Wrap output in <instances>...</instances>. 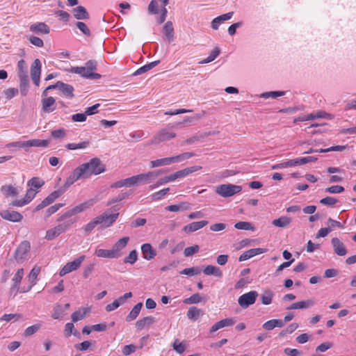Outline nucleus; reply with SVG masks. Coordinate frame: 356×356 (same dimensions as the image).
<instances>
[{
    "mask_svg": "<svg viewBox=\"0 0 356 356\" xmlns=\"http://www.w3.org/2000/svg\"><path fill=\"white\" fill-rule=\"evenodd\" d=\"M41 67V62L38 58H36L33 61L31 67V76L33 83L36 86H39L40 84Z\"/></svg>",
    "mask_w": 356,
    "mask_h": 356,
    "instance_id": "11",
    "label": "nucleus"
},
{
    "mask_svg": "<svg viewBox=\"0 0 356 356\" xmlns=\"http://www.w3.org/2000/svg\"><path fill=\"white\" fill-rule=\"evenodd\" d=\"M138 259V252L134 250L131 251L129 255L124 258V262L126 264H134Z\"/></svg>",
    "mask_w": 356,
    "mask_h": 356,
    "instance_id": "58",
    "label": "nucleus"
},
{
    "mask_svg": "<svg viewBox=\"0 0 356 356\" xmlns=\"http://www.w3.org/2000/svg\"><path fill=\"white\" fill-rule=\"evenodd\" d=\"M170 164H172L171 158L166 157V158L159 159L150 161L149 167L151 168H157V167H160V166L169 165Z\"/></svg>",
    "mask_w": 356,
    "mask_h": 356,
    "instance_id": "37",
    "label": "nucleus"
},
{
    "mask_svg": "<svg viewBox=\"0 0 356 356\" xmlns=\"http://www.w3.org/2000/svg\"><path fill=\"white\" fill-rule=\"evenodd\" d=\"M0 216L4 220L14 222H20L23 218V216L20 213L10 210L1 211L0 212Z\"/></svg>",
    "mask_w": 356,
    "mask_h": 356,
    "instance_id": "13",
    "label": "nucleus"
},
{
    "mask_svg": "<svg viewBox=\"0 0 356 356\" xmlns=\"http://www.w3.org/2000/svg\"><path fill=\"white\" fill-rule=\"evenodd\" d=\"M201 273V269L199 267H192L189 268H185L180 272L181 275H186L188 276H193L199 275Z\"/></svg>",
    "mask_w": 356,
    "mask_h": 356,
    "instance_id": "54",
    "label": "nucleus"
},
{
    "mask_svg": "<svg viewBox=\"0 0 356 356\" xmlns=\"http://www.w3.org/2000/svg\"><path fill=\"white\" fill-rule=\"evenodd\" d=\"M159 60H156V61L152 62L149 64L145 65L143 67L138 68L134 73V75L136 76V75L142 74L149 71V70L152 69L155 66H156L159 64Z\"/></svg>",
    "mask_w": 356,
    "mask_h": 356,
    "instance_id": "43",
    "label": "nucleus"
},
{
    "mask_svg": "<svg viewBox=\"0 0 356 356\" xmlns=\"http://www.w3.org/2000/svg\"><path fill=\"white\" fill-rule=\"evenodd\" d=\"M29 29L36 34H48L50 32L49 27L44 22H38L30 25Z\"/></svg>",
    "mask_w": 356,
    "mask_h": 356,
    "instance_id": "17",
    "label": "nucleus"
},
{
    "mask_svg": "<svg viewBox=\"0 0 356 356\" xmlns=\"http://www.w3.org/2000/svg\"><path fill=\"white\" fill-rule=\"evenodd\" d=\"M141 251L143 258L147 260H151L156 255V251L149 243H145L141 246Z\"/></svg>",
    "mask_w": 356,
    "mask_h": 356,
    "instance_id": "23",
    "label": "nucleus"
},
{
    "mask_svg": "<svg viewBox=\"0 0 356 356\" xmlns=\"http://www.w3.org/2000/svg\"><path fill=\"white\" fill-rule=\"evenodd\" d=\"M284 94V91H270L261 93L260 95V97L264 99H268L269 97L277 98L278 97L283 96Z\"/></svg>",
    "mask_w": 356,
    "mask_h": 356,
    "instance_id": "53",
    "label": "nucleus"
},
{
    "mask_svg": "<svg viewBox=\"0 0 356 356\" xmlns=\"http://www.w3.org/2000/svg\"><path fill=\"white\" fill-rule=\"evenodd\" d=\"M56 100L53 97H49L42 99V110L45 113L53 112L56 108Z\"/></svg>",
    "mask_w": 356,
    "mask_h": 356,
    "instance_id": "21",
    "label": "nucleus"
},
{
    "mask_svg": "<svg viewBox=\"0 0 356 356\" xmlns=\"http://www.w3.org/2000/svg\"><path fill=\"white\" fill-rule=\"evenodd\" d=\"M81 170H84L86 179L89 178L92 175H99L104 172L105 167L98 158H93L89 162L80 165Z\"/></svg>",
    "mask_w": 356,
    "mask_h": 356,
    "instance_id": "1",
    "label": "nucleus"
},
{
    "mask_svg": "<svg viewBox=\"0 0 356 356\" xmlns=\"http://www.w3.org/2000/svg\"><path fill=\"white\" fill-rule=\"evenodd\" d=\"M200 250V247L197 245H194L191 247H188L184 249V254L185 257H191L194 254L198 252Z\"/></svg>",
    "mask_w": 356,
    "mask_h": 356,
    "instance_id": "61",
    "label": "nucleus"
},
{
    "mask_svg": "<svg viewBox=\"0 0 356 356\" xmlns=\"http://www.w3.org/2000/svg\"><path fill=\"white\" fill-rule=\"evenodd\" d=\"M204 115V112L202 111V113H197L193 116L185 117L182 122H176L175 124H172L171 125V127L175 128V127H178L181 126L182 124L191 123L194 120H198L201 119Z\"/></svg>",
    "mask_w": 356,
    "mask_h": 356,
    "instance_id": "28",
    "label": "nucleus"
},
{
    "mask_svg": "<svg viewBox=\"0 0 356 356\" xmlns=\"http://www.w3.org/2000/svg\"><path fill=\"white\" fill-rule=\"evenodd\" d=\"M58 90L67 98L72 99L74 97V88L71 85L58 81Z\"/></svg>",
    "mask_w": 356,
    "mask_h": 356,
    "instance_id": "24",
    "label": "nucleus"
},
{
    "mask_svg": "<svg viewBox=\"0 0 356 356\" xmlns=\"http://www.w3.org/2000/svg\"><path fill=\"white\" fill-rule=\"evenodd\" d=\"M104 218V216H97L92 220L89 222L84 227L85 232L87 233H90V232H92V230H93L97 225L102 223Z\"/></svg>",
    "mask_w": 356,
    "mask_h": 356,
    "instance_id": "36",
    "label": "nucleus"
},
{
    "mask_svg": "<svg viewBox=\"0 0 356 356\" xmlns=\"http://www.w3.org/2000/svg\"><path fill=\"white\" fill-rule=\"evenodd\" d=\"M88 141H83L79 143H68L65 145L66 148L70 150H75L78 149H86L89 146Z\"/></svg>",
    "mask_w": 356,
    "mask_h": 356,
    "instance_id": "48",
    "label": "nucleus"
},
{
    "mask_svg": "<svg viewBox=\"0 0 356 356\" xmlns=\"http://www.w3.org/2000/svg\"><path fill=\"white\" fill-rule=\"evenodd\" d=\"M67 131L63 128L56 129L51 131V136L55 139H63L66 136Z\"/></svg>",
    "mask_w": 356,
    "mask_h": 356,
    "instance_id": "57",
    "label": "nucleus"
},
{
    "mask_svg": "<svg viewBox=\"0 0 356 356\" xmlns=\"http://www.w3.org/2000/svg\"><path fill=\"white\" fill-rule=\"evenodd\" d=\"M265 252H266V250L264 248H258L250 249L249 250L244 252L243 254H241V256L239 257V261H245L255 255L262 254Z\"/></svg>",
    "mask_w": 356,
    "mask_h": 356,
    "instance_id": "19",
    "label": "nucleus"
},
{
    "mask_svg": "<svg viewBox=\"0 0 356 356\" xmlns=\"http://www.w3.org/2000/svg\"><path fill=\"white\" fill-rule=\"evenodd\" d=\"M291 222V219L288 216H282L277 219H275L273 220L272 224L278 227H286L289 225Z\"/></svg>",
    "mask_w": 356,
    "mask_h": 356,
    "instance_id": "38",
    "label": "nucleus"
},
{
    "mask_svg": "<svg viewBox=\"0 0 356 356\" xmlns=\"http://www.w3.org/2000/svg\"><path fill=\"white\" fill-rule=\"evenodd\" d=\"M317 159L318 158L316 156H307L303 158L291 159L290 160V163H291V166L301 165L306 164L307 163L314 162L317 161Z\"/></svg>",
    "mask_w": 356,
    "mask_h": 356,
    "instance_id": "29",
    "label": "nucleus"
},
{
    "mask_svg": "<svg viewBox=\"0 0 356 356\" xmlns=\"http://www.w3.org/2000/svg\"><path fill=\"white\" fill-rule=\"evenodd\" d=\"M25 144L26 148L31 147H47L49 144V141L47 140L32 139L25 141Z\"/></svg>",
    "mask_w": 356,
    "mask_h": 356,
    "instance_id": "30",
    "label": "nucleus"
},
{
    "mask_svg": "<svg viewBox=\"0 0 356 356\" xmlns=\"http://www.w3.org/2000/svg\"><path fill=\"white\" fill-rule=\"evenodd\" d=\"M72 13L74 18L78 20L88 19L90 17L87 10L82 6H79L73 8Z\"/></svg>",
    "mask_w": 356,
    "mask_h": 356,
    "instance_id": "20",
    "label": "nucleus"
},
{
    "mask_svg": "<svg viewBox=\"0 0 356 356\" xmlns=\"http://www.w3.org/2000/svg\"><path fill=\"white\" fill-rule=\"evenodd\" d=\"M164 33L169 41L172 40L174 38V28L172 23L170 21L167 22L163 27Z\"/></svg>",
    "mask_w": 356,
    "mask_h": 356,
    "instance_id": "45",
    "label": "nucleus"
},
{
    "mask_svg": "<svg viewBox=\"0 0 356 356\" xmlns=\"http://www.w3.org/2000/svg\"><path fill=\"white\" fill-rule=\"evenodd\" d=\"M186 203H183L181 204L177 205V204H172L166 207V209L168 211H172V212H177L180 210H185L188 209V206L186 205Z\"/></svg>",
    "mask_w": 356,
    "mask_h": 356,
    "instance_id": "62",
    "label": "nucleus"
},
{
    "mask_svg": "<svg viewBox=\"0 0 356 356\" xmlns=\"http://www.w3.org/2000/svg\"><path fill=\"white\" fill-rule=\"evenodd\" d=\"M207 224H208V222L206 220L193 222H191V223L186 225L184 227V231L187 233L193 232H195V231L204 227Z\"/></svg>",
    "mask_w": 356,
    "mask_h": 356,
    "instance_id": "25",
    "label": "nucleus"
},
{
    "mask_svg": "<svg viewBox=\"0 0 356 356\" xmlns=\"http://www.w3.org/2000/svg\"><path fill=\"white\" fill-rule=\"evenodd\" d=\"M85 255H81L73 261L67 263L60 270L59 275L60 276H64L65 275L78 269L82 262L85 260Z\"/></svg>",
    "mask_w": 356,
    "mask_h": 356,
    "instance_id": "7",
    "label": "nucleus"
},
{
    "mask_svg": "<svg viewBox=\"0 0 356 356\" xmlns=\"http://www.w3.org/2000/svg\"><path fill=\"white\" fill-rule=\"evenodd\" d=\"M234 227L242 230H253L254 227L249 222L240 221L234 225Z\"/></svg>",
    "mask_w": 356,
    "mask_h": 356,
    "instance_id": "56",
    "label": "nucleus"
},
{
    "mask_svg": "<svg viewBox=\"0 0 356 356\" xmlns=\"http://www.w3.org/2000/svg\"><path fill=\"white\" fill-rule=\"evenodd\" d=\"M44 184V181L41 180L40 178L33 177L29 181L28 186L33 187V188H39L42 186H43Z\"/></svg>",
    "mask_w": 356,
    "mask_h": 356,
    "instance_id": "60",
    "label": "nucleus"
},
{
    "mask_svg": "<svg viewBox=\"0 0 356 356\" xmlns=\"http://www.w3.org/2000/svg\"><path fill=\"white\" fill-rule=\"evenodd\" d=\"M95 254L98 257L114 259L115 254L113 250L96 249Z\"/></svg>",
    "mask_w": 356,
    "mask_h": 356,
    "instance_id": "41",
    "label": "nucleus"
},
{
    "mask_svg": "<svg viewBox=\"0 0 356 356\" xmlns=\"http://www.w3.org/2000/svg\"><path fill=\"white\" fill-rule=\"evenodd\" d=\"M211 134V132H205L199 135H195L188 139H186L184 142L182 143V145H190L194 143L196 141L200 140L207 136H209Z\"/></svg>",
    "mask_w": 356,
    "mask_h": 356,
    "instance_id": "46",
    "label": "nucleus"
},
{
    "mask_svg": "<svg viewBox=\"0 0 356 356\" xmlns=\"http://www.w3.org/2000/svg\"><path fill=\"white\" fill-rule=\"evenodd\" d=\"M274 293L270 290H266L261 296V303L265 305H268L272 302Z\"/></svg>",
    "mask_w": 356,
    "mask_h": 356,
    "instance_id": "44",
    "label": "nucleus"
},
{
    "mask_svg": "<svg viewBox=\"0 0 356 356\" xmlns=\"http://www.w3.org/2000/svg\"><path fill=\"white\" fill-rule=\"evenodd\" d=\"M143 307V303L138 302L131 309V311L129 312V314L126 317V321L127 322L132 321L135 320L138 314H140V312Z\"/></svg>",
    "mask_w": 356,
    "mask_h": 356,
    "instance_id": "32",
    "label": "nucleus"
},
{
    "mask_svg": "<svg viewBox=\"0 0 356 356\" xmlns=\"http://www.w3.org/2000/svg\"><path fill=\"white\" fill-rule=\"evenodd\" d=\"M172 124H169L168 128L163 129L157 132V134L148 142L147 145H157L161 142L170 140L176 137V134L168 130Z\"/></svg>",
    "mask_w": 356,
    "mask_h": 356,
    "instance_id": "5",
    "label": "nucleus"
},
{
    "mask_svg": "<svg viewBox=\"0 0 356 356\" xmlns=\"http://www.w3.org/2000/svg\"><path fill=\"white\" fill-rule=\"evenodd\" d=\"M76 27L86 36L90 35V31L87 25L82 22H78L76 23Z\"/></svg>",
    "mask_w": 356,
    "mask_h": 356,
    "instance_id": "63",
    "label": "nucleus"
},
{
    "mask_svg": "<svg viewBox=\"0 0 356 356\" xmlns=\"http://www.w3.org/2000/svg\"><path fill=\"white\" fill-rule=\"evenodd\" d=\"M76 220L77 218H69L60 221L61 222L57 226L47 231L45 238L48 241L54 239L62 233L69 230Z\"/></svg>",
    "mask_w": 356,
    "mask_h": 356,
    "instance_id": "2",
    "label": "nucleus"
},
{
    "mask_svg": "<svg viewBox=\"0 0 356 356\" xmlns=\"http://www.w3.org/2000/svg\"><path fill=\"white\" fill-rule=\"evenodd\" d=\"M65 315V310L60 305H56L54 309L51 316L54 319H60Z\"/></svg>",
    "mask_w": 356,
    "mask_h": 356,
    "instance_id": "49",
    "label": "nucleus"
},
{
    "mask_svg": "<svg viewBox=\"0 0 356 356\" xmlns=\"http://www.w3.org/2000/svg\"><path fill=\"white\" fill-rule=\"evenodd\" d=\"M70 72L79 74L82 77L88 79H98L101 78V75L99 74L92 72L86 67H73L71 68Z\"/></svg>",
    "mask_w": 356,
    "mask_h": 356,
    "instance_id": "9",
    "label": "nucleus"
},
{
    "mask_svg": "<svg viewBox=\"0 0 356 356\" xmlns=\"http://www.w3.org/2000/svg\"><path fill=\"white\" fill-rule=\"evenodd\" d=\"M203 273L207 275H215L218 277H221L222 275L220 269L216 266L209 265L203 270Z\"/></svg>",
    "mask_w": 356,
    "mask_h": 356,
    "instance_id": "40",
    "label": "nucleus"
},
{
    "mask_svg": "<svg viewBox=\"0 0 356 356\" xmlns=\"http://www.w3.org/2000/svg\"><path fill=\"white\" fill-rule=\"evenodd\" d=\"M201 168H202V167H200V166L194 165V166H191V167L186 168L183 170L177 171L175 172L177 174V179H179V178H184V177L189 175L190 174L200 170Z\"/></svg>",
    "mask_w": 356,
    "mask_h": 356,
    "instance_id": "31",
    "label": "nucleus"
},
{
    "mask_svg": "<svg viewBox=\"0 0 356 356\" xmlns=\"http://www.w3.org/2000/svg\"><path fill=\"white\" fill-rule=\"evenodd\" d=\"M154 322H155V318L153 316H149L144 317V318L138 320L136 323V326L138 329L142 330L145 326H149V325H152Z\"/></svg>",
    "mask_w": 356,
    "mask_h": 356,
    "instance_id": "34",
    "label": "nucleus"
},
{
    "mask_svg": "<svg viewBox=\"0 0 356 356\" xmlns=\"http://www.w3.org/2000/svg\"><path fill=\"white\" fill-rule=\"evenodd\" d=\"M163 171L162 170H158L137 175H136L137 184L139 183H149L158 177L161 173H163Z\"/></svg>",
    "mask_w": 356,
    "mask_h": 356,
    "instance_id": "8",
    "label": "nucleus"
},
{
    "mask_svg": "<svg viewBox=\"0 0 356 356\" xmlns=\"http://www.w3.org/2000/svg\"><path fill=\"white\" fill-rule=\"evenodd\" d=\"M334 252L339 256H344L347 254V250L344 244L337 237L331 241Z\"/></svg>",
    "mask_w": 356,
    "mask_h": 356,
    "instance_id": "18",
    "label": "nucleus"
},
{
    "mask_svg": "<svg viewBox=\"0 0 356 356\" xmlns=\"http://www.w3.org/2000/svg\"><path fill=\"white\" fill-rule=\"evenodd\" d=\"M29 40L33 45L37 47H42L44 46L43 40L38 37L31 35L29 37Z\"/></svg>",
    "mask_w": 356,
    "mask_h": 356,
    "instance_id": "64",
    "label": "nucleus"
},
{
    "mask_svg": "<svg viewBox=\"0 0 356 356\" xmlns=\"http://www.w3.org/2000/svg\"><path fill=\"white\" fill-rule=\"evenodd\" d=\"M193 156H194V154L192 152H185V153L181 154L179 155H177V156L170 157L171 162H172V163H179L184 160L190 159Z\"/></svg>",
    "mask_w": 356,
    "mask_h": 356,
    "instance_id": "47",
    "label": "nucleus"
},
{
    "mask_svg": "<svg viewBox=\"0 0 356 356\" xmlns=\"http://www.w3.org/2000/svg\"><path fill=\"white\" fill-rule=\"evenodd\" d=\"M220 51L219 48L218 47H216L211 51L210 55L207 58H206L205 59L201 60L200 62V64H206V63H209L210 62H212L220 54Z\"/></svg>",
    "mask_w": 356,
    "mask_h": 356,
    "instance_id": "51",
    "label": "nucleus"
},
{
    "mask_svg": "<svg viewBox=\"0 0 356 356\" xmlns=\"http://www.w3.org/2000/svg\"><path fill=\"white\" fill-rule=\"evenodd\" d=\"M129 237L125 236L119 239L113 246L112 250L115 254V258H119L121 256L120 251L123 250L127 245Z\"/></svg>",
    "mask_w": 356,
    "mask_h": 356,
    "instance_id": "16",
    "label": "nucleus"
},
{
    "mask_svg": "<svg viewBox=\"0 0 356 356\" xmlns=\"http://www.w3.org/2000/svg\"><path fill=\"white\" fill-rule=\"evenodd\" d=\"M258 293L256 291H251L241 296L238 299V303L241 307L248 308L255 302Z\"/></svg>",
    "mask_w": 356,
    "mask_h": 356,
    "instance_id": "6",
    "label": "nucleus"
},
{
    "mask_svg": "<svg viewBox=\"0 0 356 356\" xmlns=\"http://www.w3.org/2000/svg\"><path fill=\"white\" fill-rule=\"evenodd\" d=\"M87 312L86 309L85 308H80L77 311L74 312L72 314V320L73 322H77L80 320H82Z\"/></svg>",
    "mask_w": 356,
    "mask_h": 356,
    "instance_id": "50",
    "label": "nucleus"
},
{
    "mask_svg": "<svg viewBox=\"0 0 356 356\" xmlns=\"http://www.w3.org/2000/svg\"><path fill=\"white\" fill-rule=\"evenodd\" d=\"M97 202V199L96 198L88 200L84 202H82L66 211L65 213H63L58 218V221H62L65 219L72 218V216L86 211L87 209H90L92 206H93Z\"/></svg>",
    "mask_w": 356,
    "mask_h": 356,
    "instance_id": "3",
    "label": "nucleus"
},
{
    "mask_svg": "<svg viewBox=\"0 0 356 356\" xmlns=\"http://www.w3.org/2000/svg\"><path fill=\"white\" fill-rule=\"evenodd\" d=\"M30 248V243L27 241H24L19 244L15 252V257L17 262H22L26 259Z\"/></svg>",
    "mask_w": 356,
    "mask_h": 356,
    "instance_id": "10",
    "label": "nucleus"
},
{
    "mask_svg": "<svg viewBox=\"0 0 356 356\" xmlns=\"http://www.w3.org/2000/svg\"><path fill=\"white\" fill-rule=\"evenodd\" d=\"M1 191L6 197L16 196L18 194L17 189L10 185H4L1 186Z\"/></svg>",
    "mask_w": 356,
    "mask_h": 356,
    "instance_id": "42",
    "label": "nucleus"
},
{
    "mask_svg": "<svg viewBox=\"0 0 356 356\" xmlns=\"http://www.w3.org/2000/svg\"><path fill=\"white\" fill-rule=\"evenodd\" d=\"M235 323L236 320L233 318H227L220 320L212 325V327L210 329V332L212 333L216 332L217 330L221 328L232 326L235 324Z\"/></svg>",
    "mask_w": 356,
    "mask_h": 356,
    "instance_id": "15",
    "label": "nucleus"
},
{
    "mask_svg": "<svg viewBox=\"0 0 356 356\" xmlns=\"http://www.w3.org/2000/svg\"><path fill=\"white\" fill-rule=\"evenodd\" d=\"M24 276V270L23 268L18 269L17 273H15L14 277L13 278V286L10 288V293L11 294H13L14 296L17 295L18 291L20 282L22 280V277Z\"/></svg>",
    "mask_w": 356,
    "mask_h": 356,
    "instance_id": "14",
    "label": "nucleus"
},
{
    "mask_svg": "<svg viewBox=\"0 0 356 356\" xmlns=\"http://www.w3.org/2000/svg\"><path fill=\"white\" fill-rule=\"evenodd\" d=\"M242 191V187L231 184H221L216 187L215 192L223 197H229L238 193Z\"/></svg>",
    "mask_w": 356,
    "mask_h": 356,
    "instance_id": "4",
    "label": "nucleus"
},
{
    "mask_svg": "<svg viewBox=\"0 0 356 356\" xmlns=\"http://www.w3.org/2000/svg\"><path fill=\"white\" fill-rule=\"evenodd\" d=\"M40 272V268L38 266H35L30 272L29 275V281L30 282V286L26 291H29L33 286L35 284V280ZM26 291H24L25 292Z\"/></svg>",
    "mask_w": 356,
    "mask_h": 356,
    "instance_id": "39",
    "label": "nucleus"
},
{
    "mask_svg": "<svg viewBox=\"0 0 356 356\" xmlns=\"http://www.w3.org/2000/svg\"><path fill=\"white\" fill-rule=\"evenodd\" d=\"M284 326V322L281 319H271L262 325L263 328L266 330H272L275 327H282Z\"/></svg>",
    "mask_w": 356,
    "mask_h": 356,
    "instance_id": "26",
    "label": "nucleus"
},
{
    "mask_svg": "<svg viewBox=\"0 0 356 356\" xmlns=\"http://www.w3.org/2000/svg\"><path fill=\"white\" fill-rule=\"evenodd\" d=\"M119 213L108 214L106 212L102 213L99 216H104V219L102 224H104L105 227L111 226L118 218Z\"/></svg>",
    "mask_w": 356,
    "mask_h": 356,
    "instance_id": "35",
    "label": "nucleus"
},
{
    "mask_svg": "<svg viewBox=\"0 0 356 356\" xmlns=\"http://www.w3.org/2000/svg\"><path fill=\"white\" fill-rule=\"evenodd\" d=\"M19 79V87L22 95L26 96L28 92L29 76L28 74L18 76Z\"/></svg>",
    "mask_w": 356,
    "mask_h": 356,
    "instance_id": "33",
    "label": "nucleus"
},
{
    "mask_svg": "<svg viewBox=\"0 0 356 356\" xmlns=\"http://www.w3.org/2000/svg\"><path fill=\"white\" fill-rule=\"evenodd\" d=\"M170 191L169 188H163L158 192L154 193L151 195V198L154 201L161 200Z\"/></svg>",
    "mask_w": 356,
    "mask_h": 356,
    "instance_id": "55",
    "label": "nucleus"
},
{
    "mask_svg": "<svg viewBox=\"0 0 356 356\" xmlns=\"http://www.w3.org/2000/svg\"><path fill=\"white\" fill-rule=\"evenodd\" d=\"M27 74V65L24 60L22 59L17 63V76Z\"/></svg>",
    "mask_w": 356,
    "mask_h": 356,
    "instance_id": "59",
    "label": "nucleus"
},
{
    "mask_svg": "<svg viewBox=\"0 0 356 356\" xmlns=\"http://www.w3.org/2000/svg\"><path fill=\"white\" fill-rule=\"evenodd\" d=\"M315 304V301L309 299L304 301H299L291 304L288 307L287 309H302L312 307Z\"/></svg>",
    "mask_w": 356,
    "mask_h": 356,
    "instance_id": "22",
    "label": "nucleus"
},
{
    "mask_svg": "<svg viewBox=\"0 0 356 356\" xmlns=\"http://www.w3.org/2000/svg\"><path fill=\"white\" fill-rule=\"evenodd\" d=\"M80 179H86L84 176V170H81L80 165L76 168L69 175L64 184L65 188L72 185L75 181Z\"/></svg>",
    "mask_w": 356,
    "mask_h": 356,
    "instance_id": "12",
    "label": "nucleus"
},
{
    "mask_svg": "<svg viewBox=\"0 0 356 356\" xmlns=\"http://www.w3.org/2000/svg\"><path fill=\"white\" fill-rule=\"evenodd\" d=\"M202 300V298L199 293H195L191 297L184 300V303L187 305L197 304Z\"/></svg>",
    "mask_w": 356,
    "mask_h": 356,
    "instance_id": "52",
    "label": "nucleus"
},
{
    "mask_svg": "<svg viewBox=\"0 0 356 356\" xmlns=\"http://www.w3.org/2000/svg\"><path fill=\"white\" fill-rule=\"evenodd\" d=\"M202 315H204L203 311L194 306L191 307L186 314L188 318L193 321H196Z\"/></svg>",
    "mask_w": 356,
    "mask_h": 356,
    "instance_id": "27",
    "label": "nucleus"
}]
</instances>
